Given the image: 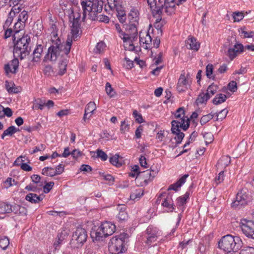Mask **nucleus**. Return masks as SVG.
<instances>
[{
  "label": "nucleus",
  "mask_w": 254,
  "mask_h": 254,
  "mask_svg": "<svg viewBox=\"0 0 254 254\" xmlns=\"http://www.w3.org/2000/svg\"><path fill=\"white\" fill-rule=\"evenodd\" d=\"M147 1L153 15H159L156 19L154 26L158 30H160L165 23V21L162 20L160 14L163 12L167 15H172L174 13L176 10L175 0H158V5L156 4L155 0H147Z\"/></svg>",
  "instance_id": "nucleus-1"
},
{
  "label": "nucleus",
  "mask_w": 254,
  "mask_h": 254,
  "mask_svg": "<svg viewBox=\"0 0 254 254\" xmlns=\"http://www.w3.org/2000/svg\"><path fill=\"white\" fill-rule=\"evenodd\" d=\"M81 5L83 10V19L88 15L92 20H98L99 21L107 23L109 22V18L105 15H101L97 17L99 13L103 9V1L102 0H85L81 1Z\"/></svg>",
  "instance_id": "nucleus-2"
},
{
  "label": "nucleus",
  "mask_w": 254,
  "mask_h": 254,
  "mask_svg": "<svg viewBox=\"0 0 254 254\" xmlns=\"http://www.w3.org/2000/svg\"><path fill=\"white\" fill-rule=\"evenodd\" d=\"M31 42L30 36L26 34L17 39L14 43L13 56L14 59L12 61V64H18V60L24 59L30 51L29 44Z\"/></svg>",
  "instance_id": "nucleus-3"
},
{
  "label": "nucleus",
  "mask_w": 254,
  "mask_h": 254,
  "mask_svg": "<svg viewBox=\"0 0 254 254\" xmlns=\"http://www.w3.org/2000/svg\"><path fill=\"white\" fill-rule=\"evenodd\" d=\"M243 245V243L240 237L231 235L223 236L218 243L219 248L227 253L238 252Z\"/></svg>",
  "instance_id": "nucleus-4"
},
{
  "label": "nucleus",
  "mask_w": 254,
  "mask_h": 254,
  "mask_svg": "<svg viewBox=\"0 0 254 254\" xmlns=\"http://www.w3.org/2000/svg\"><path fill=\"white\" fill-rule=\"evenodd\" d=\"M116 226L114 223L109 221L102 223L95 231L91 233L93 241H102L103 239L112 235L115 231Z\"/></svg>",
  "instance_id": "nucleus-5"
},
{
  "label": "nucleus",
  "mask_w": 254,
  "mask_h": 254,
  "mask_svg": "<svg viewBox=\"0 0 254 254\" xmlns=\"http://www.w3.org/2000/svg\"><path fill=\"white\" fill-rule=\"evenodd\" d=\"M138 25V24L128 23L126 27L125 34L128 37L126 38L127 40L125 42L124 47L129 51L137 52L139 50V47L135 46L134 43L137 39V26Z\"/></svg>",
  "instance_id": "nucleus-6"
},
{
  "label": "nucleus",
  "mask_w": 254,
  "mask_h": 254,
  "mask_svg": "<svg viewBox=\"0 0 254 254\" xmlns=\"http://www.w3.org/2000/svg\"><path fill=\"white\" fill-rule=\"evenodd\" d=\"M127 234H121L113 237L109 243V250L112 254H119L126 251L125 237Z\"/></svg>",
  "instance_id": "nucleus-7"
},
{
  "label": "nucleus",
  "mask_w": 254,
  "mask_h": 254,
  "mask_svg": "<svg viewBox=\"0 0 254 254\" xmlns=\"http://www.w3.org/2000/svg\"><path fill=\"white\" fill-rule=\"evenodd\" d=\"M183 121V120L181 121H173L171 122V131L172 133L176 135L175 139L176 140L177 144L181 143L185 137V134L183 132H181L180 127H181L184 131H185L187 130L190 126L189 119L187 120L186 124H185Z\"/></svg>",
  "instance_id": "nucleus-8"
},
{
  "label": "nucleus",
  "mask_w": 254,
  "mask_h": 254,
  "mask_svg": "<svg viewBox=\"0 0 254 254\" xmlns=\"http://www.w3.org/2000/svg\"><path fill=\"white\" fill-rule=\"evenodd\" d=\"M88 237L87 233L85 229L78 227L72 234L71 243L75 247H81L86 242Z\"/></svg>",
  "instance_id": "nucleus-9"
},
{
  "label": "nucleus",
  "mask_w": 254,
  "mask_h": 254,
  "mask_svg": "<svg viewBox=\"0 0 254 254\" xmlns=\"http://www.w3.org/2000/svg\"><path fill=\"white\" fill-rule=\"evenodd\" d=\"M240 227L243 233L247 237L254 239V221L247 219H242Z\"/></svg>",
  "instance_id": "nucleus-10"
},
{
  "label": "nucleus",
  "mask_w": 254,
  "mask_h": 254,
  "mask_svg": "<svg viewBox=\"0 0 254 254\" xmlns=\"http://www.w3.org/2000/svg\"><path fill=\"white\" fill-rule=\"evenodd\" d=\"M145 233L146 234V240L145 243L149 247H150L153 243L155 242L158 238L161 235V232L159 230L152 226H149L147 227Z\"/></svg>",
  "instance_id": "nucleus-11"
},
{
  "label": "nucleus",
  "mask_w": 254,
  "mask_h": 254,
  "mask_svg": "<svg viewBox=\"0 0 254 254\" xmlns=\"http://www.w3.org/2000/svg\"><path fill=\"white\" fill-rule=\"evenodd\" d=\"M185 71H182L177 84L176 89L180 92H184L190 87L191 81L188 78Z\"/></svg>",
  "instance_id": "nucleus-12"
},
{
  "label": "nucleus",
  "mask_w": 254,
  "mask_h": 254,
  "mask_svg": "<svg viewBox=\"0 0 254 254\" xmlns=\"http://www.w3.org/2000/svg\"><path fill=\"white\" fill-rule=\"evenodd\" d=\"M21 206L19 205L14 204L11 205L5 202H0V214H4L13 212L14 214L20 213Z\"/></svg>",
  "instance_id": "nucleus-13"
},
{
  "label": "nucleus",
  "mask_w": 254,
  "mask_h": 254,
  "mask_svg": "<svg viewBox=\"0 0 254 254\" xmlns=\"http://www.w3.org/2000/svg\"><path fill=\"white\" fill-rule=\"evenodd\" d=\"M248 195L246 191L241 190L239 191L236 197V200L234 201L231 206L233 208L236 209L239 206H244L247 203Z\"/></svg>",
  "instance_id": "nucleus-14"
},
{
  "label": "nucleus",
  "mask_w": 254,
  "mask_h": 254,
  "mask_svg": "<svg viewBox=\"0 0 254 254\" xmlns=\"http://www.w3.org/2000/svg\"><path fill=\"white\" fill-rule=\"evenodd\" d=\"M60 46H55L54 45L51 46L48 49L47 54L44 57V62L56 61L60 54Z\"/></svg>",
  "instance_id": "nucleus-15"
},
{
  "label": "nucleus",
  "mask_w": 254,
  "mask_h": 254,
  "mask_svg": "<svg viewBox=\"0 0 254 254\" xmlns=\"http://www.w3.org/2000/svg\"><path fill=\"white\" fill-rule=\"evenodd\" d=\"M244 51V46L241 43H237L233 47L228 49L227 55L231 60H233L238 55L243 53Z\"/></svg>",
  "instance_id": "nucleus-16"
},
{
  "label": "nucleus",
  "mask_w": 254,
  "mask_h": 254,
  "mask_svg": "<svg viewBox=\"0 0 254 254\" xmlns=\"http://www.w3.org/2000/svg\"><path fill=\"white\" fill-rule=\"evenodd\" d=\"M139 42L140 45L145 49H148L151 48L152 38L148 32L145 30L139 33Z\"/></svg>",
  "instance_id": "nucleus-17"
},
{
  "label": "nucleus",
  "mask_w": 254,
  "mask_h": 254,
  "mask_svg": "<svg viewBox=\"0 0 254 254\" xmlns=\"http://www.w3.org/2000/svg\"><path fill=\"white\" fill-rule=\"evenodd\" d=\"M81 33L80 23L78 20L73 21L72 26H71V36L70 38L73 40V41H76Z\"/></svg>",
  "instance_id": "nucleus-18"
},
{
  "label": "nucleus",
  "mask_w": 254,
  "mask_h": 254,
  "mask_svg": "<svg viewBox=\"0 0 254 254\" xmlns=\"http://www.w3.org/2000/svg\"><path fill=\"white\" fill-rule=\"evenodd\" d=\"M186 47L188 49L193 51H197L200 48V43L196 39L191 36H189L186 41Z\"/></svg>",
  "instance_id": "nucleus-19"
},
{
  "label": "nucleus",
  "mask_w": 254,
  "mask_h": 254,
  "mask_svg": "<svg viewBox=\"0 0 254 254\" xmlns=\"http://www.w3.org/2000/svg\"><path fill=\"white\" fill-rule=\"evenodd\" d=\"M5 88L9 94H17L21 91V87L16 86L13 81L9 82L6 80L5 82Z\"/></svg>",
  "instance_id": "nucleus-20"
},
{
  "label": "nucleus",
  "mask_w": 254,
  "mask_h": 254,
  "mask_svg": "<svg viewBox=\"0 0 254 254\" xmlns=\"http://www.w3.org/2000/svg\"><path fill=\"white\" fill-rule=\"evenodd\" d=\"M189 176V174H185L181 178H180L176 183L171 185L168 190H174L175 191H177L179 189H180L181 186L185 184L186 182V179Z\"/></svg>",
  "instance_id": "nucleus-21"
},
{
  "label": "nucleus",
  "mask_w": 254,
  "mask_h": 254,
  "mask_svg": "<svg viewBox=\"0 0 254 254\" xmlns=\"http://www.w3.org/2000/svg\"><path fill=\"white\" fill-rule=\"evenodd\" d=\"M117 209L119 211L117 216L119 220L122 221L127 220L128 217V214L126 211L127 206L125 204H119Z\"/></svg>",
  "instance_id": "nucleus-22"
},
{
  "label": "nucleus",
  "mask_w": 254,
  "mask_h": 254,
  "mask_svg": "<svg viewBox=\"0 0 254 254\" xmlns=\"http://www.w3.org/2000/svg\"><path fill=\"white\" fill-rule=\"evenodd\" d=\"M162 205L168 209V212H173L175 209L173 200L172 198V196L170 195H168L167 197L164 199L162 202Z\"/></svg>",
  "instance_id": "nucleus-23"
},
{
  "label": "nucleus",
  "mask_w": 254,
  "mask_h": 254,
  "mask_svg": "<svg viewBox=\"0 0 254 254\" xmlns=\"http://www.w3.org/2000/svg\"><path fill=\"white\" fill-rule=\"evenodd\" d=\"M157 173L158 171H153V172L151 173V171L147 170L142 172L140 176L143 178L144 182L147 184L154 178Z\"/></svg>",
  "instance_id": "nucleus-24"
},
{
  "label": "nucleus",
  "mask_w": 254,
  "mask_h": 254,
  "mask_svg": "<svg viewBox=\"0 0 254 254\" xmlns=\"http://www.w3.org/2000/svg\"><path fill=\"white\" fill-rule=\"evenodd\" d=\"M17 9H16V8L13 7L11 9V11L9 12L8 14V16L7 19L5 20V22L3 24V29L9 28V26L11 24L14 17L16 16V13L17 12Z\"/></svg>",
  "instance_id": "nucleus-25"
},
{
  "label": "nucleus",
  "mask_w": 254,
  "mask_h": 254,
  "mask_svg": "<svg viewBox=\"0 0 254 254\" xmlns=\"http://www.w3.org/2000/svg\"><path fill=\"white\" fill-rule=\"evenodd\" d=\"M128 19L129 23L138 24L139 12L138 10L134 8L131 9L128 13Z\"/></svg>",
  "instance_id": "nucleus-26"
},
{
  "label": "nucleus",
  "mask_w": 254,
  "mask_h": 254,
  "mask_svg": "<svg viewBox=\"0 0 254 254\" xmlns=\"http://www.w3.org/2000/svg\"><path fill=\"white\" fill-rule=\"evenodd\" d=\"M25 199L31 203H38L41 201L43 197L41 195H38L36 193H29L25 196Z\"/></svg>",
  "instance_id": "nucleus-27"
},
{
  "label": "nucleus",
  "mask_w": 254,
  "mask_h": 254,
  "mask_svg": "<svg viewBox=\"0 0 254 254\" xmlns=\"http://www.w3.org/2000/svg\"><path fill=\"white\" fill-rule=\"evenodd\" d=\"M109 161L112 165L118 167L122 166L124 162L123 157L118 154H115L110 157Z\"/></svg>",
  "instance_id": "nucleus-28"
},
{
  "label": "nucleus",
  "mask_w": 254,
  "mask_h": 254,
  "mask_svg": "<svg viewBox=\"0 0 254 254\" xmlns=\"http://www.w3.org/2000/svg\"><path fill=\"white\" fill-rule=\"evenodd\" d=\"M185 110L183 107L178 109L175 113V117L178 119L176 121H181L183 120L184 123L186 124L188 119H185Z\"/></svg>",
  "instance_id": "nucleus-29"
},
{
  "label": "nucleus",
  "mask_w": 254,
  "mask_h": 254,
  "mask_svg": "<svg viewBox=\"0 0 254 254\" xmlns=\"http://www.w3.org/2000/svg\"><path fill=\"white\" fill-rule=\"evenodd\" d=\"M190 193L189 191L186 192V193L178 198L176 200V204L178 206H182L185 204L188 199L190 197Z\"/></svg>",
  "instance_id": "nucleus-30"
},
{
  "label": "nucleus",
  "mask_w": 254,
  "mask_h": 254,
  "mask_svg": "<svg viewBox=\"0 0 254 254\" xmlns=\"http://www.w3.org/2000/svg\"><path fill=\"white\" fill-rule=\"evenodd\" d=\"M17 9V12L16 13V16H17V17L16 20L25 23L29 17L28 12L25 10L19 12V9Z\"/></svg>",
  "instance_id": "nucleus-31"
},
{
  "label": "nucleus",
  "mask_w": 254,
  "mask_h": 254,
  "mask_svg": "<svg viewBox=\"0 0 254 254\" xmlns=\"http://www.w3.org/2000/svg\"><path fill=\"white\" fill-rule=\"evenodd\" d=\"M65 235L63 233L58 234L57 238L55 241L53 246L55 250H59L61 245L63 243L64 240L65 239Z\"/></svg>",
  "instance_id": "nucleus-32"
},
{
  "label": "nucleus",
  "mask_w": 254,
  "mask_h": 254,
  "mask_svg": "<svg viewBox=\"0 0 254 254\" xmlns=\"http://www.w3.org/2000/svg\"><path fill=\"white\" fill-rule=\"evenodd\" d=\"M19 128H16L14 126H10L5 130L1 135V138L3 139L6 135L12 136L17 131H19Z\"/></svg>",
  "instance_id": "nucleus-33"
},
{
  "label": "nucleus",
  "mask_w": 254,
  "mask_h": 254,
  "mask_svg": "<svg viewBox=\"0 0 254 254\" xmlns=\"http://www.w3.org/2000/svg\"><path fill=\"white\" fill-rule=\"evenodd\" d=\"M227 98L226 95L222 93L218 94L213 99L212 102L215 105H219L224 102Z\"/></svg>",
  "instance_id": "nucleus-34"
},
{
  "label": "nucleus",
  "mask_w": 254,
  "mask_h": 254,
  "mask_svg": "<svg viewBox=\"0 0 254 254\" xmlns=\"http://www.w3.org/2000/svg\"><path fill=\"white\" fill-rule=\"evenodd\" d=\"M96 109V104L94 102H89L85 108L84 111L89 114V117H91Z\"/></svg>",
  "instance_id": "nucleus-35"
},
{
  "label": "nucleus",
  "mask_w": 254,
  "mask_h": 254,
  "mask_svg": "<svg viewBox=\"0 0 254 254\" xmlns=\"http://www.w3.org/2000/svg\"><path fill=\"white\" fill-rule=\"evenodd\" d=\"M18 65L19 64H5L4 68L6 74L15 73L18 69Z\"/></svg>",
  "instance_id": "nucleus-36"
},
{
  "label": "nucleus",
  "mask_w": 254,
  "mask_h": 254,
  "mask_svg": "<svg viewBox=\"0 0 254 254\" xmlns=\"http://www.w3.org/2000/svg\"><path fill=\"white\" fill-rule=\"evenodd\" d=\"M51 41L53 43V45H54L55 46H60L61 42L60 38L58 36V31H51Z\"/></svg>",
  "instance_id": "nucleus-37"
},
{
  "label": "nucleus",
  "mask_w": 254,
  "mask_h": 254,
  "mask_svg": "<svg viewBox=\"0 0 254 254\" xmlns=\"http://www.w3.org/2000/svg\"><path fill=\"white\" fill-rule=\"evenodd\" d=\"M239 34L241 37L246 38H252L254 36V32L252 31H247L246 28H241L239 30Z\"/></svg>",
  "instance_id": "nucleus-38"
},
{
  "label": "nucleus",
  "mask_w": 254,
  "mask_h": 254,
  "mask_svg": "<svg viewBox=\"0 0 254 254\" xmlns=\"http://www.w3.org/2000/svg\"><path fill=\"white\" fill-rule=\"evenodd\" d=\"M218 89V86L216 84L212 83L208 87L206 90V93L210 98L217 92Z\"/></svg>",
  "instance_id": "nucleus-39"
},
{
  "label": "nucleus",
  "mask_w": 254,
  "mask_h": 254,
  "mask_svg": "<svg viewBox=\"0 0 254 254\" xmlns=\"http://www.w3.org/2000/svg\"><path fill=\"white\" fill-rule=\"evenodd\" d=\"M42 173L44 175L50 177L56 176L55 169L53 168L50 167L44 168L42 170Z\"/></svg>",
  "instance_id": "nucleus-40"
},
{
  "label": "nucleus",
  "mask_w": 254,
  "mask_h": 254,
  "mask_svg": "<svg viewBox=\"0 0 254 254\" xmlns=\"http://www.w3.org/2000/svg\"><path fill=\"white\" fill-rule=\"evenodd\" d=\"M106 46L105 43L102 41L98 43L94 49V53L95 54L103 53L105 49Z\"/></svg>",
  "instance_id": "nucleus-41"
},
{
  "label": "nucleus",
  "mask_w": 254,
  "mask_h": 254,
  "mask_svg": "<svg viewBox=\"0 0 254 254\" xmlns=\"http://www.w3.org/2000/svg\"><path fill=\"white\" fill-rule=\"evenodd\" d=\"M230 162L231 159L229 156H224L218 161V165L226 167L230 163Z\"/></svg>",
  "instance_id": "nucleus-42"
},
{
  "label": "nucleus",
  "mask_w": 254,
  "mask_h": 254,
  "mask_svg": "<svg viewBox=\"0 0 254 254\" xmlns=\"http://www.w3.org/2000/svg\"><path fill=\"white\" fill-rule=\"evenodd\" d=\"M210 98L209 97V95H208L206 93H201L196 99V102L198 104H202L206 103L207 101Z\"/></svg>",
  "instance_id": "nucleus-43"
},
{
  "label": "nucleus",
  "mask_w": 254,
  "mask_h": 254,
  "mask_svg": "<svg viewBox=\"0 0 254 254\" xmlns=\"http://www.w3.org/2000/svg\"><path fill=\"white\" fill-rule=\"evenodd\" d=\"M25 26V23H22L16 20V22L13 26L14 33L16 34L22 31L24 28Z\"/></svg>",
  "instance_id": "nucleus-44"
},
{
  "label": "nucleus",
  "mask_w": 254,
  "mask_h": 254,
  "mask_svg": "<svg viewBox=\"0 0 254 254\" xmlns=\"http://www.w3.org/2000/svg\"><path fill=\"white\" fill-rule=\"evenodd\" d=\"M73 41V40L70 38V35H68L64 48V52L66 55L69 53Z\"/></svg>",
  "instance_id": "nucleus-45"
},
{
  "label": "nucleus",
  "mask_w": 254,
  "mask_h": 254,
  "mask_svg": "<svg viewBox=\"0 0 254 254\" xmlns=\"http://www.w3.org/2000/svg\"><path fill=\"white\" fill-rule=\"evenodd\" d=\"M214 114H212V113L208 114L206 115L203 116L200 120V124L203 126L210 121L212 118L214 117Z\"/></svg>",
  "instance_id": "nucleus-46"
},
{
  "label": "nucleus",
  "mask_w": 254,
  "mask_h": 254,
  "mask_svg": "<svg viewBox=\"0 0 254 254\" xmlns=\"http://www.w3.org/2000/svg\"><path fill=\"white\" fill-rule=\"evenodd\" d=\"M115 28L117 32L119 34V36L121 38V39L123 40L124 44H125V42L127 40V39L128 37H127V35L125 34V32L122 31L120 25L118 23H116L115 24Z\"/></svg>",
  "instance_id": "nucleus-47"
},
{
  "label": "nucleus",
  "mask_w": 254,
  "mask_h": 254,
  "mask_svg": "<svg viewBox=\"0 0 254 254\" xmlns=\"http://www.w3.org/2000/svg\"><path fill=\"white\" fill-rule=\"evenodd\" d=\"M228 111L226 109H223L220 111L218 113H215L214 116L215 115L217 118L216 119V121H222L224 119H225L227 115Z\"/></svg>",
  "instance_id": "nucleus-48"
},
{
  "label": "nucleus",
  "mask_w": 254,
  "mask_h": 254,
  "mask_svg": "<svg viewBox=\"0 0 254 254\" xmlns=\"http://www.w3.org/2000/svg\"><path fill=\"white\" fill-rule=\"evenodd\" d=\"M43 72L45 75L47 76H51L52 74L56 75V71H54L50 64L45 66Z\"/></svg>",
  "instance_id": "nucleus-49"
},
{
  "label": "nucleus",
  "mask_w": 254,
  "mask_h": 254,
  "mask_svg": "<svg viewBox=\"0 0 254 254\" xmlns=\"http://www.w3.org/2000/svg\"><path fill=\"white\" fill-rule=\"evenodd\" d=\"M9 244V241L7 237H4L0 239V247L2 250H5Z\"/></svg>",
  "instance_id": "nucleus-50"
},
{
  "label": "nucleus",
  "mask_w": 254,
  "mask_h": 254,
  "mask_svg": "<svg viewBox=\"0 0 254 254\" xmlns=\"http://www.w3.org/2000/svg\"><path fill=\"white\" fill-rule=\"evenodd\" d=\"M247 67H243V66H241V68L239 70H236L233 74V78L234 79H235V80H239V77H235V76L237 74H245L247 72Z\"/></svg>",
  "instance_id": "nucleus-51"
},
{
  "label": "nucleus",
  "mask_w": 254,
  "mask_h": 254,
  "mask_svg": "<svg viewBox=\"0 0 254 254\" xmlns=\"http://www.w3.org/2000/svg\"><path fill=\"white\" fill-rule=\"evenodd\" d=\"M213 64H207L206 67V74L207 77L209 79L214 78V76L213 75Z\"/></svg>",
  "instance_id": "nucleus-52"
},
{
  "label": "nucleus",
  "mask_w": 254,
  "mask_h": 254,
  "mask_svg": "<svg viewBox=\"0 0 254 254\" xmlns=\"http://www.w3.org/2000/svg\"><path fill=\"white\" fill-rule=\"evenodd\" d=\"M31 179L32 180V181L34 183L38 185L39 187H42L43 185V182H41V177L39 175H32L31 176Z\"/></svg>",
  "instance_id": "nucleus-53"
},
{
  "label": "nucleus",
  "mask_w": 254,
  "mask_h": 254,
  "mask_svg": "<svg viewBox=\"0 0 254 254\" xmlns=\"http://www.w3.org/2000/svg\"><path fill=\"white\" fill-rule=\"evenodd\" d=\"M67 64H58V68L56 70H58V72L56 73V75H63L66 71Z\"/></svg>",
  "instance_id": "nucleus-54"
},
{
  "label": "nucleus",
  "mask_w": 254,
  "mask_h": 254,
  "mask_svg": "<svg viewBox=\"0 0 254 254\" xmlns=\"http://www.w3.org/2000/svg\"><path fill=\"white\" fill-rule=\"evenodd\" d=\"M208 248V245L206 243L204 244V243H200L198 246L199 253L198 254H205Z\"/></svg>",
  "instance_id": "nucleus-55"
},
{
  "label": "nucleus",
  "mask_w": 254,
  "mask_h": 254,
  "mask_svg": "<svg viewBox=\"0 0 254 254\" xmlns=\"http://www.w3.org/2000/svg\"><path fill=\"white\" fill-rule=\"evenodd\" d=\"M203 137L205 139V141L206 145L209 144L213 140V135L211 132L204 133Z\"/></svg>",
  "instance_id": "nucleus-56"
},
{
  "label": "nucleus",
  "mask_w": 254,
  "mask_h": 254,
  "mask_svg": "<svg viewBox=\"0 0 254 254\" xmlns=\"http://www.w3.org/2000/svg\"><path fill=\"white\" fill-rule=\"evenodd\" d=\"M105 89L107 94L110 97H113L114 96L115 92L113 90V88L112 87L111 84L109 82H107L105 86Z\"/></svg>",
  "instance_id": "nucleus-57"
},
{
  "label": "nucleus",
  "mask_w": 254,
  "mask_h": 254,
  "mask_svg": "<svg viewBox=\"0 0 254 254\" xmlns=\"http://www.w3.org/2000/svg\"><path fill=\"white\" fill-rule=\"evenodd\" d=\"M239 254H254V248L251 247H244L240 250Z\"/></svg>",
  "instance_id": "nucleus-58"
},
{
  "label": "nucleus",
  "mask_w": 254,
  "mask_h": 254,
  "mask_svg": "<svg viewBox=\"0 0 254 254\" xmlns=\"http://www.w3.org/2000/svg\"><path fill=\"white\" fill-rule=\"evenodd\" d=\"M132 115L135 119V121L138 123L141 124L144 122L142 115L140 114H139L136 110L133 111Z\"/></svg>",
  "instance_id": "nucleus-59"
},
{
  "label": "nucleus",
  "mask_w": 254,
  "mask_h": 254,
  "mask_svg": "<svg viewBox=\"0 0 254 254\" xmlns=\"http://www.w3.org/2000/svg\"><path fill=\"white\" fill-rule=\"evenodd\" d=\"M234 22H239L242 20L244 17L243 13L241 12H235L232 14Z\"/></svg>",
  "instance_id": "nucleus-60"
},
{
  "label": "nucleus",
  "mask_w": 254,
  "mask_h": 254,
  "mask_svg": "<svg viewBox=\"0 0 254 254\" xmlns=\"http://www.w3.org/2000/svg\"><path fill=\"white\" fill-rule=\"evenodd\" d=\"M228 89L232 92H235L238 89L237 83L236 81H230L228 84Z\"/></svg>",
  "instance_id": "nucleus-61"
},
{
  "label": "nucleus",
  "mask_w": 254,
  "mask_h": 254,
  "mask_svg": "<svg viewBox=\"0 0 254 254\" xmlns=\"http://www.w3.org/2000/svg\"><path fill=\"white\" fill-rule=\"evenodd\" d=\"M129 129V125L127 124L125 120L122 121L121 124L120 130L122 133H125Z\"/></svg>",
  "instance_id": "nucleus-62"
},
{
  "label": "nucleus",
  "mask_w": 254,
  "mask_h": 254,
  "mask_svg": "<svg viewBox=\"0 0 254 254\" xmlns=\"http://www.w3.org/2000/svg\"><path fill=\"white\" fill-rule=\"evenodd\" d=\"M97 157L101 158L102 161H106L108 158L107 154L100 149L97 150Z\"/></svg>",
  "instance_id": "nucleus-63"
},
{
  "label": "nucleus",
  "mask_w": 254,
  "mask_h": 254,
  "mask_svg": "<svg viewBox=\"0 0 254 254\" xmlns=\"http://www.w3.org/2000/svg\"><path fill=\"white\" fill-rule=\"evenodd\" d=\"M25 189L28 190V191H32L34 192H38L41 190L40 188H38L37 185L36 186L34 184H29V185H27L25 188Z\"/></svg>",
  "instance_id": "nucleus-64"
}]
</instances>
